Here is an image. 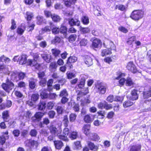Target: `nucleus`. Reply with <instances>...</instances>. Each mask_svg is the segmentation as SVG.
<instances>
[{
    "instance_id": "nucleus-14",
    "label": "nucleus",
    "mask_w": 151,
    "mask_h": 151,
    "mask_svg": "<svg viewBox=\"0 0 151 151\" xmlns=\"http://www.w3.org/2000/svg\"><path fill=\"white\" fill-rule=\"evenodd\" d=\"M9 74L10 76L11 79L14 81H17L19 80V78H18V72H12Z\"/></svg>"
},
{
    "instance_id": "nucleus-40",
    "label": "nucleus",
    "mask_w": 151,
    "mask_h": 151,
    "mask_svg": "<svg viewBox=\"0 0 151 151\" xmlns=\"http://www.w3.org/2000/svg\"><path fill=\"white\" fill-rule=\"evenodd\" d=\"M10 60L8 58L6 57L4 55L0 57V62H4L5 63L9 62Z\"/></svg>"
},
{
    "instance_id": "nucleus-32",
    "label": "nucleus",
    "mask_w": 151,
    "mask_h": 151,
    "mask_svg": "<svg viewBox=\"0 0 151 151\" xmlns=\"http://www.w3.org/2000/svg\"><path fill=\"white\" fill-rule=\"evenodd\" d=\"M91 139L94 141H98L99 137L98 135L97 134L95 133H92L90 134Z\"/></svg>"
},
{
    "instance_id": "nucleus-21",
    "label": "nucleus",
    "mask_w": 151,
    "mask_h": 151,
    "mask_svg": "<svg viewBox=\"0 0 151 151\" xmlns=\"http://www.w3.org/2000/svg\"><path fill=\"white\" fill-rule=\"evenodd\" d=\"M50 29H52L53 34H56L59 33V29L52 24V23H50Z\"/></svg>"
},
{
    "instance_id": "nucleus-35",
    "label": "nucleus",
    "mask_w": 151,
    "mask_h": 151,
    "mask_svg": "<svg viewBox=\"0 0 151 151\" xmlns=\"http://www.w3.org/2000/svg\"><path fill=\"white\" fill-rule=\"evenodd\" d=\"M111 53V50L109 49H104L101 52V55L104 57L106 55H110Z\"/></svg>"
},
{
    "instance_id": "nucleus-45",
    "label": "nucleus",
    "mask_w": 151,
    "mask_h": 151,
    "mask_svg": "<svg viewBox=\"0 0 151 151\" xmlns=\"http://www.w3.org/2000/svg\"><path fill=\"white\" fill-rule=\"evenodd\" d=\"M27 19L28 21L30 20L33 17V14L31 12H26Z\"/></svg>"
},
{
    "instance_id": "nucleus-60",
    "label": "nucleus",
    "mask_w": 151,
    "mask_h": 151,
    "mask_svg": "<svg viewBox=\"0 0 151 151\" xmlns=\"http://www.w3.org/2000/svg\"><path fill=\"white\" fill-rule=\"evenodd\" d=\"M60 41L61 39L59 37H56L55 39L52 40V43L53 44H55L56 43L60 42Z\"/></svg>"
},
{
    "instance_id": "nucleus-61",
    "label": "nucleus",
    "mask_w": 151,
    "mask_h": 151,
    "mask_svg": "<svg viewBox=\"0 0 151 151\" xmlns=\"http://www.w3.org/2000/svg\"><path fill=\"white\" fill-rule=\"evenodd\" d=\"M57 113L58 114H62L63 110V107L61 106H57L56 109Z\"/></svg>"
},
{
    "instance_id": "nucleus-22",
    "label": "nucleus",
    "mask_w": 151,
    "mask_h": 151,
    "mask_svg": "<svg viewBox=\"0 0 151 151\" xmlns=\"http://www.w3.org/2000/svg\"><path fill=\"white\" fill-rule=\"evenodd\" d=\"M141 148L140 145L137 144L132 146L130 149V151H140Z\"/></svg>"
},
{
    "instance_id": "nucleus-23",
    "label": "nucleus",
    "mask_w": 151,
    "mask_h": 151,
    "mask_svg": "<svg viewBox=\"0 0 151 151\" xmlns=\"http://www.w3.org/2000/svg\"><path fill=\"white\" fill-rule=\"evenodd\" d=\"M90 127V125L86 124L83 126L82 129L83 133L86 135H87L89 134V130Z\"/></svg>"
},
{
    "instance_id": "nucleus-31",
    "label": "nucleus",
    "mask_w": 151,
    "mask_h": 151,
    "mask_svg": "<svg viewBox=\"0 0 151 151\" xmlns=\"http://www.w3.org/2000/svg\"><path fill=\"white\" fill-rule=\"evenodd\" d=\"M54 143L56 148L57 149H60L63 146L62 142L60 141H54Z\"/></svg>"
},
{
    "instance_id": "nucleus-64",
    "label": "nucleus",
    "mask_w": 151,
    "mask_h": 151,
    "mask_svg": "<svg viewBox=\"0 0 151 151\" xmlns=\"http://www.w3.org/2000/svg\"><path fill=\"white\" fill-rule=\"evenodd\" d=\"M40 84L42 86H44L46 85V80L45 78L40 79Z\"/></svg>"
},
{
    "instance_id": "nucleus-48",
    "label": "nucleus",
    "mask_w": 151,
    "mask_h": 151,
    "mask_svg": "<svg viewBox=\"0 0 151 151\" xmlns=\"http://www.w3.org/2000/svg\"><path fill=\"white\" fill-rule=\"evenodd\" d=\"M77 115L75 114L72 113L69 116L70 121L71 122H74L76 119Z\"/></svg>"
},
{
    "instance_id": "nucleus-20",
    "label": "nucleus",
    "mask_w": 151,
    "mask_h": 151,
    "mask_svg": "<svg viewBox=\"0 0 151 151\" xmlns=\"http://www.w3.org/2000/svg\"><path fill=\"white\" fill-rule=\"evenodd\" d=\"M26 62V55L25 54H23L19 57V63L20 64L23 65L25 64Z\"/></svg>"
},
{
    "instance_id": "nucleus-17",
    "label": "nucleus",
    "mask_w": 151,
    "mask_h": 151,
    "mask_svg": "<svg viewBox=\"0 0 151 151\" xmlns=\"http://www.w3.org/2000/svg\"><path fill=\"white\" fill-rule=\"evenodd\" d=\"M25 29L24 25L21 24L20 26L18 27L17 29V32L18 34L22 35L23 34Z\"/></svg>"
},
{
    "instance_id": "nucleus-43",
    "label": "nucleus",
    "mask_w": 151,
    "mask_h": 151,
    "mask_svg": "<svg viewBox=\"0 0 151 151\" xmlns=\"http://www.w3.org/2000/svg\"><path fill=\"white\" fill-rule=\"evenodd\" d=\"M63 122L65 127H67L69 123L67 116H64Z\"/></svg>"
},
{
    "instance_id": "nucleus-8",
    "label": "nucleus",
    "mask_w": 151,
    "mask_h": 151,
    "mask_svg": "<svg viewBox=\"0 0 151 151\" xmlns=\"http://www.w3.org/2000/svg\"><path fill=\"white\" fill-rule=\"evenodd\" d=\"M127 69L133 73H135L137 71V70L135 65L133 62H129L127 66Z\"/></svg>"
},
{
    "instance_id": "nucleus-58",
    "label": "nucleus",
    "mask_w": 151,
    "mask_h": 151,
    "mask_svg": "<svg viewBox=\"0 0 151 151\" xmlns=\"http://www.w3.org/2000/svg\"><path fill=\"white\" fill-rule=\"evenodd\" d=\"M104 109L106 110L111 109L112 108V105L111 104H108L105 101Z\"/></svg>"
},
{
    "instance_id": "nucleus-26",
    "label": "nucleus",
    "mask_w": 151,
    "mask_h": 151,
    "mask_svg": "<svg viewBox=\"0 0 151 151\" xmlns=\"http://www.w3.org/2000/svg\"><path fill=\"white\" fill-rule=\"evenodd\" d=\"M88 145L90 149L94 151H97L98 149V146L95 145L93 143L91 142H89L88 143Z\"/></svg>"
},
{
    "instance_id": "nucleus-50",
    "label": "nucleus",
    "mask_w": 151,
    "mask_h": 151,
    "mask_svg": "<svg viewBox=\"0 0 151 151\" xmlns=\"http://www.w3.org/2000/svg\"><path fill=\"white\" fill-rule=\"evenodd\" d=\"M136 37L135 36H132L129 38L127 41L128 44L131 45L132 44L133 42L135 40Z\"/></svg>"
},
{
    "instance_id": "nucleus-41",
    "label": "nucleus",
    "mask_w": 151,
    "mask_h": 151,
    "mask_svg": "<svg viewBox=\"0 0 151 151\" xmlns=\"http://www.w3.org/2000/svg\"><path fill=\"white\" fill-rule=\"evenodd\" d=\"M52 52V54L55 57L58 56L60 54V51L59 50H57L56 49H52L51 50Z\"/></svg>"
},
{
    "instance_id": "nucleus-53",
    "label": "nucleus",
    "mask_w": 151,
    "mask_h": 151,
    "mask_svg": "<svg viewBox=\"0 0 151 151\" xmlns=\"http://www.w3.org/2000/svg\"><path fill=\"white\" fill-rule=\"evenodd\" d=\"M73 105V110L75 112H78L79 110V104H76L75 103H74Z\"/></svg>"
},
{
    "instance_id": "nucleus-63",
    "label": "nucleus",
    "mask_w": 151,
    "mask_h": 151,
    "mask_svg": "<svg viewBox=\"0 0 151 151\" xmlns=\"http://www.w3.org/2000/svg\"><path fill=\"white\" fill-rule=\"evenodd\" d=\"M25 74L22 72H18V78H19V80L23 79L25 77Z\"/></svg>"
},
{
    "instance_id": "nucleus-37",
    "label": "nucleus",
    "mask_w": 151,
    "mask_h": 151,
    "mask_svg": "<svg viewBox=\"0 0 151 151\" xmlns=\"http://www.w3.org/2000/svg\"><path fill=\"white\" fill-rule=\"evenodd\" d=\"M67 29L66 27L63 26H62L59 29V32L60 33L63 34L64 37H65L66 35Z\"/></svg>"
},
{
    "instance_id": "nucleus-51",
    "label": "nucleus",
    "mask_w": 151,
    "mask_h": 151,
    "mask_svg": "<svg viewBox=\"0 0 151 151\" xmlns=\"http://www.w3.org/2000/svg\"><path fill=\"white\" fill-rule=\"evenodd\" d=\"M68 96V93L65 89H63L60 92V96L61 97H66Z\"/></svg>"
},
{
    "instance_id": "nucleus-36",
    "label": "nucleus",
    "mask_w": 151,
    "mask_h": 151,
    "mask_svg": "<svg viewBox=\"0 0 151 151\" xmlns=\"http://www.w3.org/2000/svg\"><path fill=\"white\" fill-rule=\"evenodd\" d=\"M78 136V133L76 131H74L70 134L69 137L71 139H76Z\"/></svg>"
},
{
    "instance_id": "nucleus-34",
    "label": "nucleus",
    "mask_w": 151,
    "mask_h": 151,
    "mask_svg": "<svg viewBox=\"0 0 151 151\" xmlns=\"http://www.w3.org/2000/svg\"><path fill=\"white\" fill-rule=\"evenodd\" d=\"M80 31L83 34H86L89 33L90 30L88 27H83L81 26L79 27Z\"/></svg>"
},
{
    "instance_id": "nucleus-3",
    "label": "nucleus",
    "mask_w": 151,
    "mask_h": 151,
    "mask_svg": "<svg viewBox=\"0 0 151 151\" xmlns=\"http://www.w3.org/2000/svg\"><path fill=\"white\" fill-rule=\"evenodd\" d=\"M50 133L54 136H57L58 137V136L62 132L61 129L59 128H56L55 126L51 124L49 128Z\"/></svg>"
},
{
    "instance_id": "nucleus-28",
    "label": "nucleus",
    "mask_w": 151,
    "mask_h": 151,
    "mask_svg": "<svg viewBox=\"0 0 151 151\" xmlns=\"http://www.w3.org/2000/svg\"><path fill=\"white\" fill-rule=\"evenodd\" d=\"M2 118L6 122L9 121V112L8 111H4L2 114Z\"/></svg>"
},
{
    "instance_id": "nucleus-54",
    "label": "nucleus",
    "mask_w": 151,
    "mask_h": 151,
    "mask_svg": "<svg viewBox=\"0 0 151 151\" xmlns=\"http://www.w3.org/2000/svg\"><path fill=\"white\" fill-rule=\"evenodd\" d=\"M126 81V84L127 86H131L133 84L132 81L130 78H128Z\"/></svg>"
},
{
    "instance_id": "nucleus-52",
    "label": "nucleus",
    "mask_w": 151,
    "mask_h": 151,
    "mask_svg": "<svg viewBox=\"0 0 151 151\" xmlns=\"http://www.w3.org/2000/svg\"><path fill=\"white\" fill-rule=\"evenodd\" d=\"M31 147L35 146L37 147L38 145V143L37 141L31 139Z\"/></svg>"
},
{
    "instance_id": "nucleus-49",
    "label": "nucleus",
    "mask_w": 151,
    "mask_h": 151,
    "mask_svg": "<svg viewBox=\"0 0 151 151\" xmlns=\"http://www.w3.org/2000/svg\"><path fill=\"white\" fill-rule=\"evenodd\" d=\"M133 103L130 101H127L124 102L123 104V106L124 108H127L130 106L133 105Z\"/></svg>"
},
{
    "instance_id": "nucleus-12",
    "label": "nucleus",
    "mask_w": 151,
    "mask_h": 151,
    "mask_svg": "<svg viewBox=\"0 0 151 151\" xmlns=\"http://www.w3.org/2000/svg\"><path fill=\"white\" fill-rule=\"evenodd\" d=\"M8 138V132L4 133L0 137V144L3 145L5 142L6 139Z\"/></svg>"
},
{
    "instance_id": "nucleus-38",
    "label": "nucleus",
    "mask_w": 151,
    "mask_h": 151,
    "mask_svg": "<svg viewBox=\"0 0 151 151\" xmlns=\"http://www.w3.org/2000/svg\"><path fill=\"white\" fill-rule=\"evenodd\" d=\"M46 107V103L43 101H41L38 105V108L40 110H43Z\"/></svg>"
},
{
    "instance_id": "nucleus-5",
    "label": "nucleus",
    "mask_w": 151,
    "mask_h": 151,
    "mask_svg": "<svg viewBox=\"0 0 151 151\" xmlns=\"http://www.w3.org/2000/svg\"><path fill=\"white\" fill-rule=\"evenodd\" d=\"M69 133V130L68 128L65 127L63 129L62 134L58 136V138L64 141L68 140L67 136Z\"/></svg>"
},
{
    "instance_id": "nucleus-42",
    "label": "nucleus",
    "mask_w": 151,
    "mask_h": 151,
    "mask_svg": "<svg viewBox=\"0 0 151 151\" xmlns=\"http://www.w3.org/2000/svg\"><path fill=\"white\" fill-rule=\"evenodd\" d=\"M39 98V95L37 93L33 94L31 96V100L34 101H37Z\"/></svg>"
},
{
    "instance_id": "nucleus-25",
    "label": "nucleus",
    "mask_w": 151,
    "mask_h": 151,
    "mask_svg": "<svg viewBox=\"0 0 151 151\" xmlns=\"http://www.w3.org/2000/svg\"><path fill=\"white\" fill-rule=\"evenodd\" d=\"M57 65L55 62H51L49 67V70L51 72L55 71L57 68Z\"/></svg>"
},
{
    "instance_id": "nucleus-15",
    "label": "nucleus",
    "mask_w": 151,
    "mask_h": 151,
    "mask_svg": "<svg viewBox=\"0 0 151 151\" xmlns=\"http://www.w3.org/2000/svg\"><path fill=\"white\" fill-rule=\"evenodd\" d=\"M76 0H63L65 5L68 7H73Z\"/></svg>"
},
{
    "instance_id": "nucleus-47",
    "label": "nucleus",
    "mask_w": 151,
    "mask_h": 151,
    "mask_svg": "<svg viewBox=\"0 0 151 151\" xmlns=\"http://www.w3.org/2000/svg\"><path fill=\"white\" fill-rule=\"evenodd\" d=\"M76 73L75 72H67V75L68 78L69 79H71L73 78H74L76 76Z\"/></svg>"
},
{
    "instance_id": "nucleus-44",
    "label": "nucleus",
    "mask_w": 151,
    "mask_h": 151,
    "mask_svg": "<svg viewBox=\"0 0 151 151\" xmlns=\"http://www.w3.org/2000/svg\"><path fill=\"white\" fill-rule=\"evenodd\" d=\"M143 96L145 98H147L148 97L151 96V88L148 91L144 92Z\"/></svg>"
},
{
    "instance_id": "nucleus-55",
    "label": "nucleus",
    "mask_w": 151,
    "mask_h": 151,
    "mask_svg": "<svg viewBox=\"0 0 151 151\" xmlns=\"http://www.w3.org/2000/svg\"><path fill=\"white\" fill-rule=\"evenodd\" d=\"M57 96L55 93H50L49 94V96L48 98L51 99H55Z\"/></svg>"
},
{
    "instance_id": "nucleus-4",
    "label": "nucleus",
    "mask_w": 151,
    "mask_h": 151,
    "mask_svg": "<svg viewBox=\"0 0 151 151\" xmlns=\"http://www.w3.org/2000/svg\"><path fill=\"white\" fill-rule=\"evenodd\" d=\"M1 86L5 91L9 92L14 88V85L12 82L9 81L6 83H3Z\"/></svg>"
},
{
    "instance_id": "nucleus-24",
    "label": "nucleus",
    "mask_w": 151,
    "mask_h": 151,
    "mask_svg": "<svg viewBox=\"0 0 151 151\" xmlns=\"http://www.w3.org/2000/svg\"><path fill=\"white\" fill-rule=\"evenodd\" d=\"M81 80L80 83L78 85V86L80 88H82L84 86L86 81V77L85 75H82Z\"/></svg>"
},
{
    "instance_id": "nucleus-27",
    "label": "nucleus",
    "mask_w": 151,
    "mask_h": 151,
    "mask_svg": "<svg viewBox=\"0 0 151 151\" xmlns=\"http://www.w3.org/2000/svg\"><path fill=\"white\" fill-rule=\"evenodd\" d=\"M0 72L5 74L8 73V69L4 65H0Z\"/></svg>"
},
{
    "instance_id": "nucleus-29",
    "label": "nucleus",
    "mask_w": 151,
    "mask_h": 151,
    "mask_svg": "<svg viewBox=\"0 0 151 151\" xmlns=\"http://www.w3.org/2000/svg\"><path fill=\"white\" fill-rule=\"evenodd\" d=\"M83 23L85 25H88L89 23V19L86 16H83L81 19Z\"/></svg>"
},
{
    "instance_id": "nucleus-11",
    "label": "nucleus",
    "mask_w": 151,
    "mask_h": 151,
    "mask_svg": "<svg viewBox=\"0 0 151 151\" xmlns=\"http://www.w3.org/2000/svg\"><path fill=\"white\" fill-rule=\"evenodd\" d=\"M68 22L69 24L71 26H73L74 25L79 26H80V21L76 19H68Z\"/></svg>"
},
{
    "instance_id": "nucleus-33",
    "label": "nucleus",
    "mask_w": 151,
    "mask_h": 151,
    "mask_svg": "<svg viewBox=\"0 0 151 151\" xmlns=\"http://www.w3.org/2000/svg\"><path fill=\"white\" fill-rule=\"evenodd\" d=\"M37 24H41L42 23H45L46 21L45 19H43V17L40 16H38L37 17Z\"/></svg>"
},
{
    "instance_id": "nucleus-2",
    "label": "nucleus",
    "mask_w": 151,
    "mask_h": 151,
    "mask_svg": "<svg viewBox=\"0 0 151 151\" xmlns=\"http://www.w3.org/2000/svg\"><path fill=\"white\" fill-rule=\"evenodd\" d=\"M106 85L102 83H97L96 85L95 90L96 92L101 94H104L106 91Z\"/></svg>"
},
{
    "instance_id": "nucleus-1",
    "label": "nucleus",
    "mask_w": 151,
    "mask_h": 151,
    "mask_svg": "<svg viewBox=\"0 0 151 151\" xmlns=\"http://www.w3.org/2000/svg\"><path fill=\"white\" fill-rule=\"evenodd\" d=\"M144 15V12L141 10H135L131 13L130 17L135 21H138L142 18Z\"/></svg>"
},
{
    "instance_id": "nucleus-39",
    "label": "nucleus",
    "mask_w": 151,
    "mask_h": 151,
    "mask_svg": "<svg viewBox=\"0 0 151 151\" xmlns=\"http://www.w3.org/2000/svg\"><path fill=\"white\" fill-rule=\"evenodd\" d=\"M77 60V58L75 56H70L68 58V63H73Z\"/></svg>"
},
{
    "instance_id": "nucleus-56",
    "label": "nucleus",
    "mask_w": 151,
    "mask_h": 151,
    "mask_svg": "<svg viewBox=\"0 0 151 151\" xmlns=\"http://www.w3.org/2000/svg\"><path fill=\"white\" fill-rule=\"evenodd\" d=\"M37 132L35 129H32L30 133V135L32 137H36L37 134Z\"/></svg>"
},
{
    "instance_id": "nucleus-62",
    "label": "nucleus",
    "mask_w": 151,
    "mask_h": 151,
    "mask_svg": "<svg viewBox=\"0 0 151 151\" xmlns=\"http://www.w3.org/2000/svg\"><path fill=\"white\" fill-rule=\"evenodd\" d=\"M99 30L97 29H94L92 31V34L95 36H98L99 35Z\"/></svg>"
},
{
    "instance_id": "nucleus-13",
    "label": "nucleus",
    "mask_w": 151,
    "mask_h": 151,
    "mask_svg": "<svg viewBox=\"0 0 151 151\" xmlns=\"http://www.w3.org/2000/svg\"><path fill=\"white\" fill-rule=\"evenodd\" d=\"M44 114L41 112H37L34 116L32 118V119L33 121H35L36 120L39 121L40 120L42 116L44 115Z\"/></svg>"
},
{
    "instance_id": "nucleus-46",
    "label": "nucleus",
    "mask_w": 151,
    "mask_h": 151,
    "mask_svg": "<svg viewBox=\"0 0 151 151\" xmlns=\"http://www.w3.org/2000/svg\"><path fill=\"white\" fill-rule=\"evenodd\" d=\"M52 20L55 22H59L60 20V17L55 14H53L51 16Z\"/></svg>"
},
{
    "instance_id": "nucleus-57",
    "label": "nucleus",
    "mask_w": 151,
    "mask_h": 151,
    "mask_svg": "<svg viewBox=\"0 0 151 151\" xmlns=\"http://www.w3.org/2000/svg\"><path fill=\"white\" fill-rule=\"evenodd\" d=\"M76 38V35L75 34L71 35L69 38V40L70 42H73L75 41Z\"/></svg>"
},
{
    "instance_id": "nucleus-10",
    "label": "nucleus",
    "mask_w": 151,
    "mask_h": 151,
    "mask_svg": "<svg viewBox=\"0 0 151 151\" xmlns=\"http://www.w3.org/2000/svg\"><path fill=\"white\" fill-rule=\"evenodd\" d=\"M92 46L93 48H100L102 46V42L99 39L96 38L93 41Z\"/></svg>"
},
{
    "instance_id": "nucleus-9",
    "label": "nucleus",
    "mask_w": 151,
    "mask_h": 151,
    "mask_svg": "<svg viewBox=\"0 0 151 151\" xmlns=\"http://www.w3.org/2000/svg\"><path fill=\"white\" fill-rule=\"evenodd\" d=\"M27 63L29 65L31 66H34L35 68L38 70L41 69V65L40 64L37 63L36 62H34L32 60L28 59L27 61Z\"/></svg>"
},
{
    "instance_id": "nucleus-19",
    "label": "nucleus",
    "mask_w": 151,
    "mask_h": 151,
    "mask_svg": "<svg viewBox=\"0 0 151 151\" xmlns=\"http://www.w3.org/2000/svg\"><path fill=\"white\" fill-rule=\"evenodd\" d=\"M84 61L88 67L91 65L93 64L92 59L88 56H86L85 57Z\"/></svg>"
},
{
    "instance_id": "nucleus-30",
    "label": "nucleus",
    "mask_w": 151,
    "mask_h": 151,
    "mask_svg": "<svg viewBox=\"0 0 151 151\" xmlns=\"http://www.w3.org/2000/svg\"><path fill=\"white\" fill-rule=\"evenodd\" d=\"M40 96L42 99H46L48 98L49 94L47 93L46 90L44 89L40 93Z\"/></svg>"
},
{
    "instance_id": "nucleus-18",
    "label": "nucleus",
    "mask_w": 151,
    "mask_h": 151,
    "mask_svg": "<svg viewBox=\"0 0 151 151\" xmlns=\"http://www.w3.org/2000/svg\"><path fill=\"white\" fill-rule=\"evenodd\" d=\"M41 57L47 63H49L51 59V55L50 54H42L41 55Z\"/></svg>"
},
{
    "instance_id": "nucleus-6",
    "label": "nucleus",
    "mask_w": 151,
    "mask_h": 151,
    "mask_svg": "<svg viewBox=\"0 0 151 151\" xmlns=\"http://www.w3.org/2000/svg\"><path fill=\"white\" fill-rule=\"evenodd\" d=\"M137 92V90L134 89L131 91L130 95L127 96V98L133 101L137 100L138 98Z\"/></svg>"
},
{
    "instance_id": "nucleus-16",
    "label": "nucleus",
    "mask_w": 151,
    "mask_h": 151,
    "mask_svg": "<svg viewBox=\"0 0 151 151\" xmlns=\"http://www.w3.org/2000/svg\"><path fill=\"white\" fill-rule=\"evenodd\" d=\"M94 120V116L92 115L87 114L85 116L84 120L87 123H90Z\"/></svg>"
},
{
    "instance_id": "nucleus-59",
    "label": "nucleus",
    "mask_w": 151,
    "mask_h": 151,
    "mask_svg": "<svg viewBox=\"0 0 151 151\" xmlns=\"http://www.w3.org/2000/svg\"><path fill=\"white\" fill-rule=\"evenodd\" d=\"M116 9H118L123 11L125 10V7L123 5H116Z\"/></svg>"
},
{
    "instance_id": "nucleus-7",
    "label": "nucleus",
    "mask_w": 151,
    "mask_h": 151,
    "mask_svg": "<svg viewBox=\"0 0 151 151\" xmlns=\"http://www.w3.org/2000/svg\"><path fill=\"white\" fill-rule=\"evenodd\" d=\"M125 76V74L124 73H122L119 72L118 76L115 78L116 80L119 79V86H121L124 84L126 80L124 78L122 77L124 76Z\"/></svg>"
}]
</instances>
